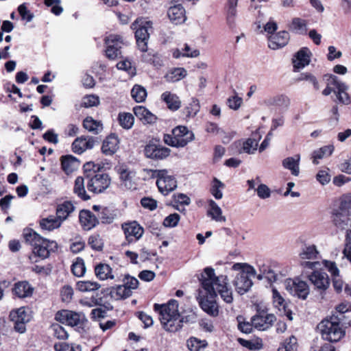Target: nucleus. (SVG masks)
I'll return each instance as SVG.
<instances>
[{
  "instance_id": "nucleus-1",
  "label": "nucleus",
  "mask_w": 351,
  "mask_h": 351,
  "mask_svg": "<svg viewBox=\"0 0 351 351\" xmlns=\"http://www.w3.org/2000/svg\"><path fill=\"white\" fill-rule=\"evenodd\" d=\"M201 284L203 291H199V303L202 310L212 316L218 315V306L213 300L217 294L226 303L230 304L233 301L232 289L228 284L227 276H216L215 270L211 267H206L201 275Z\"/></svg>"
},
{
  "instance_id": "nucleus-2",
  "label": "nucleus",
  "mask_w": 351,
  "mask_h": 351,
  "mask_svg": "<svg viewBox=\"0 0 351 351\" xmlns=\"http://www.w3.org/2000/svg\"><path fill=\"white\" fill-rule=\"evenodd\" d=\"M178 306V302L173 299L166 304H155L154 306V310L159 314L163 329L168 332H176L182 328Z\"/></svg>"
},
{
  "instance_id": "nucleus-3",
  "label": "nucleus",
  "mask_w": 351,
  "mask_h": 351,
  "mask_svg": "<svg viewBox=\"0 0 351 351\" xmlns=\"http://www.w3.org/2000/svg\"><path fill=\"white\" fill-rule=\"evenodd\" d=\"M178 306V302L173 299L166 304H155L154 306V310L159 314L163 329L168 332H176L182 328Z\"/></svg>"
},
{
  "instance_id": "nucleus-4",
  "label": "nucleus",
  "mask_w": 351,
  "mask_h": 351,
  "mask_svg": "<svg viewBox=\"0 0 351 351\" xmlns=\"http://www.w3.org/2000/svg\"><path fill=\"white\" fill-rule=\"evenodd\" d=\"M232 269L239 271L234 281V285L239 293L244 294L250 290L253 285L250 276L256 275V270L247 264L239 263H234Z\"/></svg>"
},
{
  "instance_id": "nucleus-5",
  "label": "nucleus",
  "mask_w": 351,
  "mask_h": 351,
  "mask_svg": "<svg viewBox=\"0 0 351 351\" xmlns=\"http://www.w3.org/2000/svg\"><path fill=\"white\" fill-rule=\"evenodd\" d=\"M317 328L323 339L331 342L339 341L345 334L343 330L339 326V319L335 316L322 321Z\"/></svg>"
},
{
  "instance_id": "nucleus-6",
  "label": "nucleus",
  "mask_w": 351,
  "mask_h": 351,
  "mask_svg": "<svg viewBox=\"0 0 351 351\" xmlns=\"http://www.w3.org/2000/svg\"><path fill=\"white\" fill-rule=\"evenodd\" d=\"M131 29L135 31V38L138 49L145 52L147 51V41L152 31V23L143 19H136L131 25Z\"/></svg>"
},
{
  "instance_id": "nucleus-7",
  "label": "nucleus",
  "mask_w": 351,
  "mask_h": 351,
  "mask_svg": "<svg viewBox=\"0 0 351 351\" xmlns=\"http://www.w3.org/2000/svg\"><path fill=\"white\" fill-rule=\"evenodd\" d=\"M194 139V134L185 126H178L172 130V134H165L164 142L168 145L183 147Z\"/></svg>"
},
{
  "instance_id": "nucleus-8",
  "label": "nucleus",
  "mask_w": 351,
  "mask_h": 351,
  "mask_svg": "<svg viewBox=\"0 0 351 351\" xmlns=\"http://www.w3.org/2000/svg\"><path fill=\"white\" fill-rule=\"evenodd\" d=\"M351 201L342 199L339 207L332 211L333 224L339 229L345 230L350 223Z\"/></svg>"
},
{
  "instance_id": "nucleus-9",
  "label": "nucleus",
  "mask_w": 351,
  "mask_h": 351,
  "mask_svg": "<svg viewBox=\"0 0 351 351\" xmlns=\"http://www.w3.org/2000/svg\"><path fill=\"white\" fill-rule=\"evenodd\" d=\"M153 176L157 178L156 184L158 190L165 195H168L177 187L176 178L167 169L154 170Z\"/></svg>"
},
{
  "instance_id": "nucleus-10",
  "label": "nucleus",
  "mask_w": 351,
  "mask_h": 351,
  "mask_svg": "<svg viewBox=\"0 0 351 351\" xmlns=\"http://www.w3.org/2000/svg\"><path fill=\"white\" fill-rule=\"evenodd\" d=\"M86 180L88 191L95 194L104 192L110 185V178L106 173L87 174Z\"/></svg>"
},
{
  "instance_id": "nucleus-11",
  "label": "nucleus",
  "mask_w": 351,
  "mask_h": 351,
  "mask_svg": "<svg viewBox=\"0 0 351 351\" xmlns=\"http://www.w3.org/2000/svg\"><path fill=\"white\" fill-rule=\"evenodd\" d=\"M300 265L304 268L315 269L317 268L319 263L316 261L319 256V252L315 245L304 246L299 254Z\"/></svg>"
},
{
  "instance_id": "nucleus-12",
  "label": "nucleus",
  "mask_w": 351,
  "mask_h": 351,
  "mask_svg": "<svg viewBox=\"0 0 351 351\" xmlns=\"http://www.w3.org/2000/svg\"><path fill=\"white\" fill-rule=\"evenodd\" d=\"M106 45V56L110 60L120 58L121 49L124 45L123 38L117 34H110L105 38Z\"/></svg>"
},
{
  "instance_id": "nucleus-13",
  "label": "nucleus",
  "mask_w": 351,
  "mask_h": 351,
  "mask_svg": "<svg viewBox=\"0 0 351 351\" xmlns=\"http://www.w3.org/2000/svg\"><path fill=\"white\" fill-rule=\"evenodd\" d=\"M329 84L335 86L333 90L336 97L335 101L343 105H349L351 103V98L348 93L349 86L346 83L341 82L336 76L332 75L330 77Z\"/></svg>"
},
{
  "instance_id": "nucleus-14",
  "label": "nucleus",
  "mask_w": 351,
  "mask_h": 351,
  "mask_svg": "<svg viewBox=\"0 0 351 351\" xmlns=\"http://www.w3.org/2000/svg\"><path fill=\"white\" fill-rule=\"evenodd\" d=\"M285 288L291 295L302 300L306 299L310 291L308 284L298 278L286 280Z\"/></svg>"
},
{
  "instance_id": "nucleus-15",
  "label": "nucleus",
  "mask_w": 351,
  "mask_h": 351,
  "mask_svg": "<svg viewBox=\"0 0 351 351\" xmlns=\"http://www.w3.org/2000/svg\"><path fill=\"white\" fill-rule=\"evenodd\" d=\"M144 152L147 158L163 160L169 156L171 149L160 145L149 143L145 146Z\"/></svg>"
},
{
  "instance_id": "nucleus-16",
  "label": "nucleus",
  "mask_w": 351,
  "mask_h": 351,
  "mask_svg": "<svg viewBox=\"0 0 351 351\" xmlns=\"http://www.w3.org/2000/svg\"><path fill=\"white\" fill-rule=\"evenodd\" d=\"M122 229L129 243L138 240L144 232V229L135 221L124 223Z\"/></svg>"
},
{
  "instance_id": "nucleus-17",
  "label": "nucleus",
  "mask_w": 351,
  "mask_h": 351,
  "mask_svg": "<svg viewBox=\"0 0 351 351\" xmlns=\"http://www.w3.org/2000/svg\"><path fill=\"white\" fill-rule=\"evenodd\" d=\"M10 317L14 324L15 330L20 333H23L26 330L25 324L29 321V316L27 314L25 308L21 307L11 311Z\"/></svg>"
},
{
  "instance_id": "nucleus-18",
  "label": "nucleus",
  "mask_w": 351,
  "mask_h": 351,
  "mask_svg": "<svg viewBox=\"0 0 351 351\" xmlns=\"http://www.w3.org/2000/svg\"><path fill=\"white\" fill-rule=\"evenodd\" d=\"M276 319V316L274 314L261 313L252 317L251 322L255 328L264 331L269 329Z\"/></svg>"
},
{
  "instance_id": "nucleus-19",
  "label": "nucleus",
  "mask_w": 351,
  "mask_h": 351,
  "mask_svg": "<svg viewBox=\"0 0 351 351\" xmlns=\"http://www.w3.org/2000/svg\"><path fill=\"white\" fill-rule=\"evenodd\" d=\"M58 247L57 243L53 241H49L43 238L42 241L33 247V254L42 259L49 257L51 251H53Z\"/></svg>"
},
{
  "instance_id": "nucleus-20",
  "label": "nucleus",
  "mask_w": 351,
  "mask_h": 351,
  "mask_svg": "<svg viewBox=\"0 0 351 351\" xmlns=\"http://www.w3.org/2000/svg\"><path fill=\"white\" fill-rule=\"evenodd\" d=\"M56 319L68 326H75L80 323V315L71 311L62 310L56 314Z\"/></svg>"
},
{
  "instance_id": "nucleus-21",
  "label": "nucleus",
  "mask_w": 351,
  "mask_h": 351,
  "mask_svg": "<svg viewBox=\"0 0 351 351\" xmlns=\"http://www.w3.org/2000/svg\"><path fill=\"white\" fill-rule=\"evenodd\" d=\"M308 279L315 289L321 291L326 290L330 285L328 276L324 272L313 271L308 276Z\"/></svg>"
},
{
  "instance_id": "nucleus-22",
  "label": "nucleus",
  "mask_w": 351,
  "mask_h": 351,
  "mask_svg": "<svg viewBox=\"0 0 351 351\" xmlns=\"http://www.w3.org/2000/svg\"><path fill=\"white\" fill-rule=\"evenodd\" d=\"M79 219L82 226L86 230H91L99 224V219L96 215L88 210H81Z\"/></svg>"
},
{
  "instance_id": "nucleus-23",
  "label": "nucleus",
  "mask_w": 351,
  "mask_h": 351,
  "mask_svg": "<svg viewBox=\"0 0 351 351\" xmlns=\"http://www.w3.org/2000/svg\"><path fill=\"white\" fill-rule=\"evenodd\" d=\"M289 35L286 31L279 32L275 35L270 36L269 38L268 47L276 50L285 47L289 42Z\"/></svg>"
},
{
  "instance_id": "nucleus-24",
  "label": "nucleus",
  "mask_w": 351,
  "mask_h": 351,
  "mask_svg": "<svg viewBox=\"0 0 351 351\" xmlns=\"http://www.w3.org/2000/svg\"><path fill=\"white\" fill-rule=\"evenodd\" d=\"M167 14L170 21L176 25L183 23L186 19L185 10L180 4L169 8Z\"/></svg>"
},
{
  "instance_id": "nucleus-25",
  "label": "nucleus",
  "mask_w": 351,
  "mask_h": 351,
  "mask_svg": "<svg viewBox=\"0 0 351 351\" xmlns=\"http://www.w3.org/2000/svg\"><path fill=\"white\" fill-rule=\"evenodd\" d=\"M93 210L96 213L99 222L101 221L102 223L110 224L112 223L115 219V215L107 207L94 205Z\"/></svg>"
},
{
  "instance_id": "nucleus-26",
  "label": "nucleus",
  "mask_w": 351,
  "mask_h": 351,
  "mask_svg": "<svg viewBox=\"0 0 351 351\" xmlns=\"http://www.w3.org/2000/svg\"><path fill=\"white\" fill-rule=\"evenodd\" d=\"M311 52L308 48H302L297 52L293 60L294 67L300 69L308 65L311 61Z\"/></svg>"
},
{
  "instance_id": "nucleus-27",
  "label": "nucleus",
  "mask_w": 351,
  "mask_h": 351,
  "mask_svg": "<svg viewBox=\"0 0 351 351\" xmlns=\"http://www.w3.org/2000/svg\"><path fill=\"white\" fill-rule=\"evenodd\" d=\"M95 141L92 137H80L77 138L72 144V149L75 153L82 154L86 149H92L94 146Z\"/></svg>"
},
{
  "instance_id": "nucleus-28",
  "label": "nucleus",
  "mask_w": 351,
  "mask_h": 351,
  "mask_svg": "<svg viewBox=\"0 0 351 351\" xmlns=\"http://www.w3.org/2000/svg\"><path fill=\"white\" fill-rule=\"evenodd\" d=\"M119 138L115 134L109 135L103 142V153L108 156L114 154L119 148Z\"/></svg>"
},
{
  "instance_id": "nucleus-29",
  "label": "nucleus",
  "mask_w": 351,
  "mask_h": 351,
  "mask_svg": "<svg viewBox=\"0 0 351 351\" xmlns=\"http://www.w3.org/2000/svg\"><path fill=\"white\" fill-rule=\"evenodd\" d=\"M267 106H274L282 110H287L290 105V99L285 95H276L265 100Z\"/></svg>"
},
{
  "instance_id": "nucleus-30",
  "label": "nucleus",
  "mask_w": 351,
  "mask_h": 351,
  "mask_svg": "<svg viewBox=\"0 0 351 351\" xmlns=\"http://www.w3.org/2000/svg\"><path fill=\"white\" fill-rule=\"evenodd\" d=\"M300 155L295 154L294 156L287 157L282 161V167L291 171L294 176L300 173Z\"/></svg>"
},
{
  "instance_id": "nucleus-31",
  "label": "nucleus",
  "mask_w": 351,
  "mask_h": 351,
  "mask_svg": "<svg viewBox=\"0 0 351 351\" xmlns=\"http://www.w3.org/2000/svg\"><path fill=\"white\" fill-rule=\"evenodd\" d=\"M13 293L19 298H25L32 295L34 288L27 281H21L15 283Z\"/></svg>"
},
{
  "instance_id": "nucleus-32",
  "label": "nucleus",
  "mask_w": 351,
  "mask_h": 351,
  "mask_svg": "<svg viewBox=\"0 0 351 351\" xmlns=\"http://www.w3.org/2000/svg\"><path fill=\"white\" fill-rule=\"evenodd\" d=\"M95 274L97 278L101 280L114 278L112 269L106 263H100L95 265Z\"/></svg>"
},
{
  "instance_id": "nucleus-33",
  "label": "nucleus",
  "mask_w": 351,
  "mask_h": 351,
  "mask_svg": "<svg viewBox=\"0 0 351 351\" xmlns=\"http://www.w3.org/2000/svg\"><path fill=\"white\" fill-rule=\"evenodd\" d=\"M134 114L144 123H153L156 117L143 106H136L133 109Z\"/></svg>"
},
{
  "instance_id": "nucleus-34",
  "label": "nucleus",
  "mask_w": 351,
  "mask_h": 351,
  "mask_svg": "<svg viewBox=\"0 0 351 351\" xmlns=\"http://www.w3.org/2000/svg\"><path fill=\"white\" fill-rule=\"evenodd\" d=\"M109 295L113 300H119L130 297L132 295V291L122 285L110 288Z\"/></svg>"
},
{
  "instance_id": "nucleus-35",
  "label": "nucleus",
  "mask_w": 351,
  "mask_h": 351,
  "mask_svg": "<svg viewBox=\"0 0 351 351\" xmlns=\"http://www.w3.org/2000/svg\"><path fill=\"white\" fill-rule=\"evenodd\" d=\"M85 179L86 176L84 178L82 176L76 178L73 187V192L80 198L86 201L90 199V197L87 194L85 190Z\"/></svg>"
},
{
  "instance_id": "nucleus-36",
  "label": "nucleus",
  "mask_w": 351,
  "mask_h": 351,
  "mask_svg": "<svg viewBox=\"0 0 351 351\" xmlns=\"http://www.w3.org/2000/svg\"><path fill=\"white\" fill-rule=\"evenodd\" d=\"M209 210H208V215L212 219L218 222L226 221V217L222 215V210L217 204L213 199L208 201Z\"/></svg>"
},
{
  "instance_id": "nucleus-37",
  "label": "nucleus",
  "mask_w": 351,
  "mask_h": 351,
  "mask_svg": "<svg viewBox=\"0 0 351 351\" xmlns=\"http://www.w3.org/2000/svg\"><path fill=\"white\" fill-rule=\"evenodd\" d=\"M61 165L63 171L69 174L78 168L79 161L72 156H64L61 158Z\"/></svg>"
},
{
  "instance_id": "nucleus-38",
  "label": "nucleus",
  "mask_w": 351,
  "mask_h": 351,
  "mask_svg": "<svg viewBox=\"0 0 351 351\" xmlns=\"http://www.w3.org/2000/svg\"><path fill=\"white\" fill-rule=\"evenodd\" d=\"M161 99L167 104L168 108L171 110H177L181 106L179 97L171 92L166 91L161 95Z\"/></svg>"
},
{
  "instance_id": "nucleus-39",
  "label": "nucleus",
  "mask_w": 351,
  "mask_h": 351,
  "mask_svg": "<svg viewBox=\"0 0 351 351\" xmlns=\"http://www.w3.org/2000/svg\"><path fill=\"white\" fill-rule=\"evenodd\" d=\"M116 169L119 174L120 179L124 182L125 186L128 189H132L133 187L132 179L134 176V173L123 165H120Z\"/></svg>"
},
{
  "instance_id": "nucleus-40",
  "label": "nucleus",
  "mask_w": 351,
  "mask_h": 351,
  "mask_svg": "<svg viewBox=\"0 0 351 351\" xmlns=\"http://www.w3.org/2000/svg\"><path fill=\"white\" fill-rule=\"evenodd\" d=\"M62 223L61 220L57 216H49L42 219L40 221V226L43 230L51 231L58 228Z\"/></svg>"
},
{
  "instance_id": "nucleus-41",
  "label": "nucleus",
  "mask_w": 351,
  "mask_h": 351,
  "mask_svg": "<svg viewBox=\"0 0 351 351\" xmlns=\"http://www.w3.org/2000/svg\"><path fill=\"white\" fill-rule=\"evenodd\" d=\"M75 206L71 202H64L60 204L56 210V215L62 222L74 210Z\"/></svg>"
},
{
  "instance_id": "nucleus-42",
  "label": "nucleus",
  "mask_w": 351,
  "mask_h": 351,
  "mask_svg": "<svg viewBox=\"0 0 351 351\" xmlns=\"http://www.w3.org/2000/svg\"><path fill=\"white\" fill-rule=\"evenodd\" d=\"M334 149L333 145H329L313 151L312 153L313 163L317 165L319 163L317 160L322 159L325 156H330L332 154Z\"/></svg>"
},
{
  "instance_id": "nucleus-43",
  "label": "nucleus",
  "mask_w": 351,
  "mask_h": 351,
  "mask_svg": "<svg viewBox=\"0 0 351 351\" xmlns=\"http://www.w3.org/2000/svg\"><path fill=\"white\" fill-rule=\"evenodd\" d=\"M100 284L90 280H80L76 283V289L80 292H91L99 289Z\"/></svg>"
},
{
  "instance_id": "nucleus-44",
  "label": "nucleus",
  "mask_w": 351,
  "mask_h": 351,
  "mask_svg": "<svg viewBox=\"0 0 351 351\" xmlns=\"http://www.w3.org/2000/svg\"><path fill=\"white\" fill-rule=\"evenodd\" d=\"M258 142L254 138H249L243 142H239V145L241 146L239 152L253 154L256 151Z\"/></svg>"
},
{
  "instance_id": "nucleus-45",
  "label": "nucleus",
  "mask_w": 351,
  "mask_h": 351,
  "mask_svg": "<svg viewBox=\"0 0 351 351\" xmlns=\"http://www.w3.org/2000/svg\"><path fill=\"white\" fill-rule=\"evenodd\" d=\"M23 236L26 243L34 246L38 242L42 241L43 237L40 236L37 232L30 228H25L23 230Z\"/></svg>"
},
{
  "instance_id": "nucleus-46",
  "label": "nucleus",
  "mask_w": 351,
  "mask_h": 351,
  "mask_svg": "<svg viewBox=\"0 0 351 351\" xmlns=\"http://www.w3.org/2000/svg\"><path fill=\"white\" fill-rule=\"evenodd\" d=\"M83 126L86 130L94 134H98L102 130V124L90 117H88L84 120Z\"/></svg>"
},
{
  "instance_id": "nucleus-47",
  "label": "nucleus",
  "mask_w": 351,
  "mask_h": 351,
  "mask_svg": "<svg viewBox=\"0 0 351 351\" xmlns=\"http://www.w3.org/2000/svg\"><path fill=\"white\" fill-rule=\"evenodd\" d=\"M187 74L184 68H176L165 75L167 82H175L183 79Z\"/></svg>"
},
{
  "instance_id": "nucleus-48",
  "label": "nucleus",
  "mask_w": 351,
  "mask_h": 351,
  "mask_svg": "<svg viewBox=\"0 0 351 351\" xmlns=\"http://www.w3.org/2000/svg\"><path fill=\"white\" fill-rule=\"evenodd\" d=\"M290 28L298 34H306L307 30L306 22L300 18H294L290 25Z\"/></svg>"
},
{
  "instance_id": "nucleus-49",
  "label": "nucleus",
  "mask_w": 351,
  "mask_h": 351,
  "mask_svg": "<svg viewBox=\"0 0 351 351\" xmlns=\"http://www.w3.org/2000/svg\"><path fill=\"white\" fill-rule=\"evenodd\" d=\"M131 95L136 102H143L147 97V91L143 86L136 84L132 88Z\"/></svg>"
},
{
  "instance_id": "nucleus-50",
  "label": "nucleus",
  "mask_w": 351,
  "mask_h": 351,
  "mask_svg": "<svg viewBox=\"0 0 351 351\" xmlns=\"http://www.w3.org/2000/svg\"><path fill=\"white\" fill-rule=\"evenodd\" d=\"M118 119L120 125L124 129H130L134 125V119L131 113H119Z\"/></svg>"
},
{
  "instance_id": "nucleus-51",
  "label": "nucleus",
  "mask_w": 351,
  "mask_h": 351,
  "mask_svg": "<svg viewBox=\"0 0 351 351\" xmlns=\"http://www.w3.org/2000/svg\"><path fill=\"white\" fill-rule=\"evenodd\" d=\"M297 339L294 336H291L284 341L278 349V351H297Z\"/></svg>"
},
{
  "instance_id": "nucleus-52",
  "label": "nucleus",
  "mask_w": 351,
  "mask_h": 351,
  "mask_svg": "<svg viewBox=\"0 0 351 351\" xmlns=\"http://www.w3.org/2000/svg\"><path fill=\"white\" fill-rule=\"evenodd\" d=\"M71 271L73 275L77 277H82L86 272L84 261L81 258H77L71 266Z\"/></svg>"
},
{
  "instance_id": "nucleus-53",
  "label": "nucleus",
  "mask_w": 351,
  "mask_h": 351,
  "mask_svg": "<svg viewBox=\"0 0 351 351\" xmlns=\"http://www.w3.org/2000/svg\"><path fill=\"white\" fill-rule=\"evenodd\" d=\"M45 5L47 7H51V12L56 15L59 16L63 12V8L61 6V0H45Z\"/></svg>"
},
{
  "instance_id": "nucleus-54",
  "label": "nucleus",
  "mask_w": 351,
  "mask_h": 351,
  "mask_svg": "<svg viewBox=\"0 0 351 351\" xmlns=\"http://www.w3.org/2000/svg\"><path fill=\"white\" fill-rule=\"evenodd\" d=\"M224 188V184L217 178H214L213 185L210 189L212 195L217 199H220L223 197V193L221 191Z\"/></svg>"
},
{
  "instance_id": "nucleus-55",
  "label": "nucleus",
  "mask_w": 351,
  "mask_h": 351,
  "mask_svg": "<svg viewBox=\"0 0 351 351\" xmlns=\"http://www.w3.org/2000/svg\"><path fill=\"white\" fill-rule=\"evenodd\" d=\"M343 254L351 263V230L346 231Z\"/></svg>"
},
{
  "instance_id": "nucleus-56",
  "label": "nucleus",
  "mask_w": 351,
  "mask_h": 351,
  "mask_svg": "<svg viewBox=\"0 0 351 351\" xmlns=\"http://www.w3.org/2000/svg\"><path fill=\"white\" fill-rule=\"evenodd\" d=\"M53 335L59 339H66L69 337L68 332L59 324H54L51 326Z\"/></svg>"
},
{
  "instance_id": "nucleus-57",
  "label": "nucleus",
  "mask_w": 351,
  "mask_h": 351,
  "mask_svg": "<svg viewBox=\"0 0 351 351\" xmlns=\"http://www.w3.org/2000/svg\"><path fill=\"white\" fill-rule=\"evenodd\" d=\"M54 348L56 351H82L80 346L67 343H56Z\"/></svg>"
},
{
  "instance_id": "nucleus-58",
  "label": "nucleus",
  "mask_w": 351,
  "mask_h": 351,
  "mask_svg": "<svg viewBox=\"0 0 351 351\" xmlns=\"http://www.w3.org/2000/svg\"><path fill=\"white\" fill-rule=\"evenodd\" d=\"M187 347L191 351H199L201 348L206 345L204 341H200L195 337H191L187 340Z\"/></svg>"
},
{
  "instance_id": "nucleus-59",
  "label": "nucleus",
  "mask_w": 351,
  "mask_h": 351,
  "mask_svg": "<svg viewBox=\"0 0 351 351\" xmlns=\"http://www.w3.org/2000/svg\"><path fill=\"white\" fill-rule=\"evenodd\" d=\"M272 298L274 304L276 308H278V309L285 308V299L276 288L272 289Z\"/></svg>"
},
{
  "instance_id": "nucleus-60",
  "label": "nucleus",
  "mask_w": 351,
  "mask_h": 351,
  "mask_svg": "<svg viewBox=\"0 0 351 351\" xmlns=\"http://www.w3.org/2000/svg\"><path fill=\"white\" fill-rule=\"evenodd\" d=\"M99 104V99L97 96L90 95H86L82 99V106L84 108H90L97 106Z\"/></svg>"
},
{
  "instance_id": "nucleus-61",
  "label": "nucleus",
  "mask_w": 351,
  "mask_h": 351,
  "mask_svg": "<svg viewBox=\"0 0 351 351\" xmlns=\"http://www.w3.org/2000/svg\"><path fill=\"white\" fill-rule=\"evenodd\" d=\"M180 219V217L178 213L170 214L165 218L163 225L167 228H174L177 226Z\"/></svg>"
},
{
  "instance_id": "nucleus-62",
  "label": "nucleus",
  "mask_w": 351,
  "mask_h": 351,
  "mask_svg": "<svg viewBox=\"0 0 351 351\" xmlns=\"http://www.w3.org/2000/svg\"><path fill=\"white\" fill-rule=\"evenodd\" d=\"M53 266L51 264H47L44 266L35 265L32 269V271L35 272L36 274L45 276L50 275Z\"/></svg>"
},
{
  "instance_id": "nucleus-63",
  "label": "nucleus",
  "mask_w": 351,
  "mask_h": 351,
  "mask_svg": "<svg viewBox=\"0 0 351 351\" xmlns=\"http://www.w3.org/2000/svg\"><path fill=\"white\" fill-rule=\"evenodd\" d=\"M299 81H308L311 83L315 90H319V86L316 77L311 73H301L298 77Z\"/></svg>"
},
{
  "instance_id": "nucleus-64",
  "label": "nucleus",
  "mask_w": 351,
  "mask_h": 351,
  "mask_svg": "<svg viewBox=\"0 0 351 351\" xmlns=\"http://www.w3.org/2000/svg\"><path fill=\"white\" fill-rule=\"evenodd\" d=\"M73 295V289L70 285H64L61 290V297L64 302H69Z\"/></svg>"
}]
</instances>
